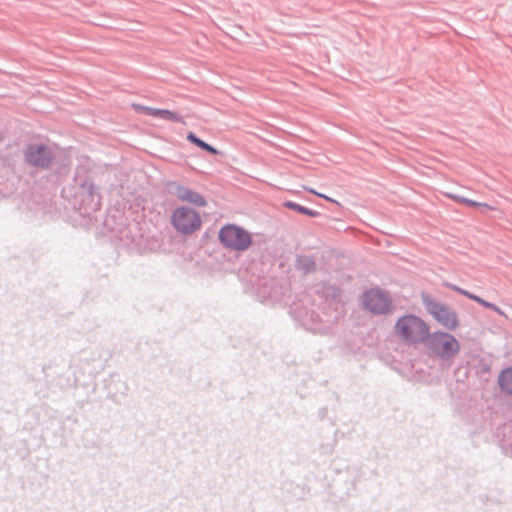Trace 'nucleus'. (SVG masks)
<instances>
[{"label":"nucleus","mask_w":512,"mask_h":512,"mask_svg":"<svg viewBox=\"0 0 512 512\" xmlns=\"http://www.w3.org/2000/svg\"><path fill=\"white\" fill-rule=\"evenodd\" d=\"M61 193L82 216H90L101 209L100 189L95 184L91 171L84 166L76 168L73 184L64 187Z\"/></svg>","instance_id":"f257e3e1"},{"label":"nucleus","mask_w":512,"mask_h":512,"mask_svg":"<svg viewBox=\"0 0 512 512\" xmlns=\"http://www.w3.org/2000/svg\"><path fill=\"white\" fill-rule=\"evenodd\" d=\"M394 332L405 344H424L429 337L430 328L426 321L415 314H404L394 325Z\"/></svg>","instance_id":"f03ea898"},{"label":"nucleus","mask_w":512,"mask_h":512,"mask_svg":"<svg viewBox=\"0 0 512 512\" xmlns=\"http://www.w3.org/2000/svg\"><path fill=\"white\" fill-rule=\"evenodd\" d=\"M433 356L450 366L453 358L460 351V342L450 331L437 330L429 332V337L424 342Z\"/></svg>","instance_id":"7ed1b4c3"},{"label":"nucleus","mask_w":512,"mask_h":512,"mask_svg":"<svg viewBox=\"0 0 512 512\" xmlns=\"http://www.w3.org/2000/svg\"><path fill=\"white\" fill-rule=\"evenodd\" d=\"M217 238L224 249L237 253H243L253 245L252 234L236 223L222 225Z\"/></svg>","instance_id":"20e7f679"},{"label":"nucleus","mask_w":512,"mask_h":512,"mask_svg":"<svg viewBox=\"0 0 512 512\" xmlns=\"http://www.w3.org/2000/svg\"><path fill=\"white\" fill-rule=\"evenodd\" d=\"M421 301L426 312L446 331H455L459 327L458 314L449 305L440 302L426 292L421 293Z\"/></svg>","instance_id":"39448f33"},{"label":"nucleus","mask_w":512,"mask_h":512,"mask_svg":"<svg viewBox=\"0 0 512 512\" xmlns=\"http://www.w3.org/2000/svg\"><path fill=\"white\" fill-rule=\"evenodd\" d=\"M361 301L363 309L374 316H388L396 309L390 291L379 286L365 290Z\"/></svg>","instance_id":"423d86ee"},{"label":"nucleus","mask_w":512,"mask_h":512,"mask_svg":"<svg viewBox=\"0 0 512 512\" xmlns=\"http://www.w3.org/2000/svg\"><path fill=\"white\" fill-rule=\"evenodd\" d=\"M24 164L36 171L49 170L55 163L53 149L44 142L30 141L22 148Z\"/></svg>","instance_id":"0eeeda50"},{"label":"nucleus","mask_w":512,"mask_h":512,"mask_svg":"<svg viewBox=\"0 0 512 512\" xmlns=\"http://www.w3.org/2000/svg\"><path fill=\"white\" fill-rule=\"evenodd\" d=\"M171 225L181 235L189 236L198 231L202 219L198 211L188 206H179L172 211Z\"/></svg>","instance_id":"6e6552de"},{"label":"nucleus","mask_w":512,"mask_h":512,"mask_svg":"<svg viewBox=\"0 0 512 512\" xmlns=\"http://www.w3.org/2000/svg\"><path fill=\"white\" fill-rule=\"evenodd\" d=\"M167 192L175 196L178 200L186 202L195 207H206L208 202L206 198L197 191L188 188L177 181H168L166 183Z\"/></svg>","instance_id":"1a4fd4ad"},{"label":"nucleus","mask_w":512,"mask_h":512,"mask_svg":"<svg viewBox=\"0 0 512 512\" xmlns=\"http://www.w3.org/2000/svg\"><path fill=\"white\" fill-rule=\"evenodd\" d=\"M291 309L294 318L307 330L315 331L319 328L321 318L317 312L299 303H295Z\"/></svg>","instance_id":"9d476101"},{"label":"nucleus","mask_w":512,"mask_h":512,"mask_svg":"<svg viewBox=\"0 0 512 512\" xmlns=\"http://www.w3.org/2000/svg\"><path fill=\"white\" fill-rule=\"evenodd\" d=\"M471 359L473 361H477V363L474 365L475 375L480 378L484 379L485 381H488V377L484 378L485 376H489L492 371V360L489 357H484L478 354L471 355Z\"/></svg>","instance_id":"9b49d317"},{"label":"nucleus","mask_w":512,"mask_h":512,"mask_svg":"<svg viewBox=\"0 0 512 512\" xmlns=\"http://www.w3.org/2000/svg\"><path fill=\"white\" fill-rule=\"evenodd\" d=\"M71 161L68 158L57 159L55 157V163L51 169H53V177L55 182L62 183L66 180L70 173Z\"/></svg>","instance_id":"f8f14e48"},{"label":"nucleus","mask_w":512,"mask_h":512,"mask_svg":"<svg viewBox=\"0 0 512 512\" xmlns=\"http://www.w3.org/2000/svg\"><path fill=\"white\" fill-rule=\"evenodd\" d=\"M186 140L195 145L196 147H198L199 149H201L202 151H205L207 152L208 154L212 155V156H217L220 154V151L214 147L213 145L205 142L204 140H202L199 136H197L196 133H194L193 131H189L186 135Z\"/></svg>","instance_id":"ddd939ff"},{"label":"nucleus","mask_w":512,"mask_h":512,"mask_svg":"<svg viewBox=\"0 0 512 512\" xmlns=\"http://www.w3.org/2000/svg\"><path fill=\"white\" fill-rule=\"evenodd\" d=\"M497 382L503 393L512 396V366L506 367L500 371Z\"/></svg>","instance_id":"4468645a"},{"label":"nucleus","mask_w":512,"mask_h":512,"mask_svg":"<svg viewBox=\"0 0 512 512\" xmlns=\"http://www.w3.org/2000/svg\"><path fill=\"white\" fill-rule=\"evenodd\" d=\"M295 268L303 274L316 271V260L310 255H299L295 260Z\"/></svg>","instance_id":"2eb2a0df"},{"label":"nucleus","mask_w":512,"mask_h":512,"mask_svg":"<svg viewBox=\"0 0 512 512\" xmlns=\"http://www.w3.org/2000/svg\"><path fill=\"white\" fill-rule=\"evenodd\" d=\"M153 117L175 123H184V117L181 114L169 109L154 108Z\"/></svg>","instance_id":"dca6fc26"},{"label":"nucleus","mask_w":512,"mask_h":512,"mask_svg":"<svg viewBox=\"0 0 512 512\" xmlns=\"http://www.w3.org/2000/svg\"><path fill=\"white\" fill-rule=\"evenodd\" d=\"M452 200H454L456 203H459V204H464L468 207H472V208H480V209H483V210H494V207H492L491 205L487 204V203H484V202H478V201H475L473 199H470V198H466L464 196H460V195H455V194H449L448 195Z\"/></svg>","instance_id":"f3484780"},{"label":"nucleus","mask_w":512,"mask_h":512,"mask_svg":"<svg viewBox=\"0 0 512 512\" xmlns=\"http://www.w3.org/2000/svg\"><path fill=\"white\" fill-rule=\"evenodd\" d=\"M282 205L289 210H292L298 214L306 215L308 217L314 218L320 216L318 211L312 210L291 200L284 201Z\"/></svg>","instance_id":"a211bd4d"},{"label":"nucleus","mask_w":512,"mask_h":512,"mask_svg":"<svg viewBox=\"0 0 512 512\" xmlns=\"http://www.w3.org/2000/svg\"><path fill=\"white\" fill-rule=\"evenodd\" d=\"M132 107L134 110L140 114L152 116L153 117V111L154 107L144 106L141 104H133Z\"/></svg>","instance_id":"6ab92c4d"},{"label":"nucleus","mask_w":512,"mask_h":512,"mask_svg":"<svg viewBox=\"0 0 512 512\" xmlns=\"http://www.w3.org/2000/svg\"><path fill=\"white\" fill-rule=\"evenodd\" d=\"M479 305L484 307V308H486V309L492 310V311L496 312L499 315H503L504 314L499 306H497L496 304H494L492 302H489V301H487V300H485L483 298L481 299Z\"/></svg>","instance_id":"aec40b11"},{"label":"nucleus","mask_w":512,"mask_h":512,"mask_svg":"<svg viewBox=\"0 0 512 512\" xmlns=\"http://www.w3.org/2000/svg\"><path fill=\"white\" fill-rule=\"evenodd\" d=\"M326 296L331 297L332 299L340 298L341 296V290L337 286H329L326 291Z\"/></svg>","instance_id":"412c9836"},{"label":"nucleus","mask_w":512,"mask_h":512,"mask_svg":"<svg viewBox=\"0 0 512 512\" xmlns=\"http://www.w3.org/2000/svg\"><path fill=\"white\" fill-rule=\"evenodd\" d=\"M443 286H445L446 288H448V289H450V290H452V291H454V292H456V293H458V294H460V295H462L464 297H465V294L468 291L466 289H463V288L459 287L456 284H452V283H448V282L444 283Z\"/></svg>","instance_id":"4be33fe9"},{"label":"nucleus","mask_w":512,"mask_h":512,"mask_svg":"<svg viewBox=\"0 0 512 512\" xmlns=\"http://www.w3.org/2000/svg\"><path fill=\"white\" fill-rule=\"evenodd\" d=\"M465 297L468 298L469 300L476 302L477 304H479L482 299V297H480L470 291H467V293L465 294Z\"/></svg>","instance_id":"5701e85b"},{"label":"nucleus","mask_w":512,"mask_h":512,"mask_svg":"<svg viewBox=\"0 0 512 512\" xmlns=\"http://www.w3.org/2000/svg\"><path fill=\"white\" fill-rule=\"evenodd\" d=\"M310 191H311V192H313V193H315L316 195H318V196H320V197L324 198V199H325V200H327V201H330V202H333V203H335V204H337V205H340L336 200H334V199H332V198H330V197H328V196H326V195H324V194L316 193L314 190H310Z\"/></svg>","instance_id":"b1692460"},{"label":"nucleus","mask_w":512,"mask_h":512,"mask_svg":"<svg viewBox=\"0 0 512 512\" xmlns=\"http://www.w3.org/2000/svg\"><path fill=\"white\" fill-rule=\"evenodd\" d=\"M3 139H4V135H3V133L0 131V142H2V141H3Z\"/></svg>","instance_id":"393cba45"},{"label":"nucleus","mask_w":512,"mask_h":512,"mask_svg":"<svg viewBox=\"0 0 512 512\" xmlns=\"http://www.w3.org/2000/svg\"><path fill=\"white\" fill-rule=\"evenodd\" d=\"M122 237L128 238V234H124V231H121Z\"/></svg>","instance_id":"a878e982"},{"label":"nucleus","mask_w":512,"mask_h":512,"mask_svg":"<svg viewBox=\"0 0 512 512\" xmlns=\"http://www.w3.org/2000/svg\"><path fill=\"white\" fill-rule=\"evenodd\" d=\"M131 242H136L134 237L131 238Z\"/></svg>","instance_id":"bb28decb"}]
</instances>
